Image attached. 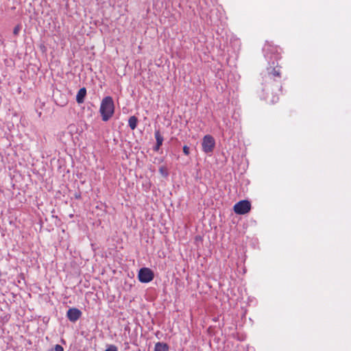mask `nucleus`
<instances>
[{"instance_id":"f257e3e1","label":"nucleus","mask_w":351,"mask_h":351,"mask_svg":"<svg viewBox=\"0 0 351 351\" xmlns=\"http://www.w3.org/2000/svg\"><path fill=\"white\" fill-rule=\"evenodd\" d=\"M99 112L104 121H108L113 116L114 112V104L110 96H106L102 99Z\"/></svg>"},{"instance_id":"f03ea898","label":"nucleus","mask_w":351,"mask_h":351,"mask_svg":"<svg viewBox=\"0 0 351 351\" xmlns=\"http://www.w3.org/2000/svg\"><path fill=\"white\" fill-rule=\"evenodd\" d=\"M251 203L247 199L241 200L233 206L234 212L237 215H245L251 210Z\"/></svg>"},{"instance_id":"7ed1b4c3","label":"nucleus","mask_w":351,"mask_h":351,"mask_svg":"<svg viewBox=\"0 0 351 351\" xmlns=\"http://www.w3.org/2000/svg\"><path fill=\"white\" fill-rule=\"evenodd\" d=\"M215 146L214 138L210 135H205L202 139V147L204 152L208 154L213 151Z\"/></svg>"},{"instance_id":"20e7f679","label":"nucleus","mask_w":351,"mask_h":351,"mask_svg":"<svg viewBox=\"0 0 351 351\" xmlns=\"http://www.w3.org/2000/svg\"><path fill=\"white\" fill-rule=\"evenodd\" d=\"M138 277L140 282L147 283L154 279V275L150 269L144 267L139 270Z\"/></svg>"},{"instance_id":"39448f33","label":"nucleus","mask_w":351,"mask_h":351,"mask_svg":"<svg viewBox=\"0 0 351 351\" xmlns=\"http://www.w3.org/2000/svg\"><path fill=\"white\" fill-rule=\"evenodd\" d=\"M66 316L71 322H75L80 318L82 312L77 308H71L67 311Z\"/></svg>"},{"instance_id":"423d86ee","label":"nucleus","mask_w":351,"mask_h":351,"mask_svg":"<svg viewBox=\"0 0 351 351\" xmlns=\"http://www.w3.org/2000/svg\"><path fill=\"white\" fill-rule=\"evenodd\" d=\"M154 136H155V138L156 141V144L154 149L157 152L159 150L160 146L162 144L163 136H162V134H160V132L159 130L155 131Z\"/></svg>"},{"instance_id":"0eeeda50","label":"nucleus","mask_w":351,"mask_h":351,"mask_svg":"<svg viewBox=\"0 0 351 351\" xmlns=\"http://www.w3.org/2000/svg\"><path fill=\"white\" fill-rule=\"evenodd\" d=\"M86 95V88L83 87V88H81L77 93V95H76V101L78 103V104H82L84 103V98Z\"/></svg>"},{"instance_id":"6e6552de","label":"nucleus","mask_w":351,"mask_h":351,"mask_svg":"<svg viewBox=\"0 0 351 351\" xmlns=\"http://www.w3.org/2000/svg\"><path fill=\"white\" fill-rule=\"evenodd\" d=\"M169 346L165 343L157 342L155 344L154 351H168Z\"/></svg>"},{"instance_id":"1a4fd4ad","label":"nucleus","mask_w":351,"mask_h":351,"mask_svg":"<svg viewBox=\"0 0 351 351\" xmlns=\"http://www.w3.org/2000/svg\"><path fill=\"white\" fill-rule=\"evenodd\" d=\"M138 123V119L135 116H132L129 118L128 124L131 130H134Z\"/></svg>"},{"instance_id":"9d476101","label":"nucleus","mask_w":351,"mask_h":351,"mask_svg":"<svg viewBox=\"0 0 351 351\" xmlns=\"http://www.w3.org/2000/svg\"><path fill=\"white\" fill-rule=\"evenodd\" d=\"M21 29V25H17L14 27V30H13V34L14 36H17L20 32Z\"/></svg>"},{"instance_id":"9b49d317","label":"nucleus","mask_w":351,"mask_h":351,"mask_svg":"<svg viewBox=\"0 0 351 351\" xmlns=\"http://www.w3.org/2000/svg\"><path fill=\"white\" fill-rule=\"evenodd\" d=\"M183 152L186 156H189L190 154V149L187 145H184Z\"/></svg>"},{"instance_id":"f8f14e48","label":"nucleus","mask_w":351,"mask_h":351,"mask_svg":"<svg viewBox=\"0 0 351 351\" xmlns=\"http://www.w3.org/2000/svg\"><path fill=\"white\" fill-rule=\"evenodd\" d=\"M53 351H64V348L60 345H56Z\"/></svg>"},{"instance_id":"ddd939ff","label":"nucleus","mask_w":351,"mask_h":351,"mask_svg":"<svg viewBox=\"0 0 351 351\" xmlns=\"http://www.w3.org/2000/svg\"><path fill=\"white\" fill-rule=\"evenodd\" d=\"M105 351H117V348L114 346H110L108 349Z\"/></svg>"},{"instance_id":"4468645a","label":"nucleus","mask_w":351,"mask_h":351,"mask_svg":"<svg viewBox=\"0 0 351 351\" xmlns=\"http://www.w3.org/2000/svg\"><path fill=\"white\" fill-rule=\"evenodd\" d=\"M159 171L162 174V175H165L167 176V173L165 172L166 170H165V168L163 167H161L160 169H159Z\"/></svg>"},{"instance_id":"2eb2a0df","label":"nucleus","mask_w":351,"mask_h":351,"mask_svg":"<svg viewBox=\"0 0 351 351\" xmlns=\"http://www.w3.org/2000/svg\"><path fill=\"white\" fill-rule=\"evenodd\" d=\"M269 47V45H265V46L264 47V50H267L268 49H267V47Z\"/></svg>"},{"instance_id":"dca6fc26","label":"nucleus","mask_w":351,"mask_h":351,"mask_svg":"<svg viewBox=\"0 0 351 351\" xmlns=\"http://www.w3.org/2000/svg\"><path fill=\"white\" fill-rule=\"evenodd\" d=\"M274 75H279V73H278V72H276V71H274Z\"/></svg>"}]
</instances>
